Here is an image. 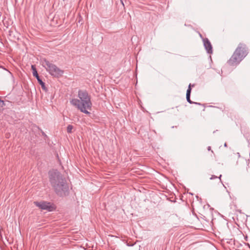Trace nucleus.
<instances>
[{
  "label": "nucleus",
  "mask_w": 250,
  "mask_h": 250,
  "mask_svg": "<svg viewBox=\"0 0 250 250\" xmlns=\"http://www.w3.org/2000/svg\"><path fill=\"white\" fill-rule=\"evenodd\" d=\"M5 105V103L3 101L0 99V106L3 107Z\"/></svg>",
  "instance_id": "9b49d317"
},
{
  "label": "nucleus",
  "mask_w": 250,
  "mask_h": 250,
  "mask_svg": "<svg viewBox=\"0 0 250 250\" xmlns=\"http://www.w3.org/2000/svg\"><path fill=\"white\" fill-rule=\"evenodd\" d=\"M8 71V72L9 73V74H10L11 75H12V73H11L10 71Z\"/></svg>",
  "instance_id": "dca6fc26"
},
{
  "label": "nucleus",
  "mask_w": 250,
  "mask_h": 250,
  "mask_svg": "<svg viewBox=\"0 0 250 250\" xmlns=\"http://www.w3.org/2000/svg\"><path fill=\"white\" fill-rule=\"evenodd\" d=\"M203 42L204 47L208 54L212 53V47L209 41L207 39H203Z\"/></svg>",
  "instance_id": "423d86ee"
},
{
  "label": "nucleus",
  "mask_w": 250,
  "mask_h": 250,
  "mask_svg": "<svg viewBox=\"0 0 250 250\" xmlns=\"http://www.w3.org/2000/svg\"><path fill=\"white\" fill-rule=\"evenodd\" d=\"M37 80H38V83L42 86V88L44 90H46L45 83L44 82H43V81L40 78L38 79Z\"/></svg>",
  "instance_id": "1a4fd4ad"
},
{
  "label": "nucleus",
  "mask_w": 250,
  "mask_h": 250,
  "mask_svg": "<svg viewBox=\"0 0 250 250\" xmlns=\"http://www.w3.org/2000/svg\"><path fill=\"white\" fill-rule=\"evenodd\" d=\"M42 66L45 67L46 71L48 72L51 75L54 77H59L63 73V71L58 67L55 64L50 62L46 60L42 62Z\"/></svg>",
  "instance_id": "20e7f679"
},
{
  "label": "nucleus",
  "mask_w": 250,
  "mask_h": 250,
  "mask_svg": "<svg viewBox=\"0 0 250 250\" xmlns=\"http://www.w3.org/2000/svg\"><path fill=\"white\" fill-rule=\"evenodd\" d=\"M224 146H226V147L227 146V144L226 143H225Z\"/></svg>",
  "instance_id": "f3484780"
},
{
  "label": "nucleus",
  "mask_w": 250,
  "mask_h": 250,
  "mask_svg": "<svg viewBox=\"0 0 250 250\" xmlns=\"http://www.w3.org/2000/svg\"><path fill=\"white\" fill-rule=\"evenodd\" d=\"M49 174L50 184L56 193L61 197L67 195L68 186L62 175L57 170L50 171Z\"/></svg>",
  "instance_id": "f257e3e1"
},
{
  "label": "nucleus",
  "mask_w": 250,
  "mask_h": 250,
  "mask_svg": "<svg viewBox=\"0 0 250 250\" xmlns=\"http://www.w3.org/2000/svg\"><path fill=\"white\" fill-rule=\"evenodd\" d=\"M35 205L42 209L47 210L49 211L53 210L54 207L50 203L46 202H35Z\"/></svg>",
  "instance_id": "39448f33"
},
{
  "label": "nucleus",
  "mask_w": 250,
  "mask_h": 250,
  "mask_svg": "<svg viewBox=\"0 0 250 250\" xmlns=\"http://www.w3.org/2000/svg\"><path fill=\"white\" fill-rule=\"evenodd\" d=\"M121 2L123 4V5H124V3H123V1L122 0H121Z\"/></svg>",
  "instance_id": "6ab92c4d"
},
{
  "label": "nucleus",
  "mask_w": 250,
  "mask_h": 250,
  "mask_svg": "<svg viewBox=\"0 0 250 250\" xmlns=\"http://www.w3.org/2000/svg\"><path fill=\"white\" fill-rule=\"evenodd\" d=\"M2 68H3L4 69L6 70V71H8L6 69L4 68L3 67H2Z\"/></svg>",
  "instance_id": "a211bd4d"
},
{
  "label": "nucleus",
  "mask_w": 250,
  "mask_h": 250,
  "mask_svg": "<svg viewBox=\"0 0 250 250\" xmlns=\"http://www.w3.org/2000/svg\"><path fill=\"white\" fill-rule=\"evenodd\" d=\"M217 177L216 176H214V175H212L211 176V177L210 178V179L212 180V179H215V178H217Z\"/></svg>",
  "instance_id": "f8f14e48"
},
{
  "label": "nucleus",
  "mask_w": 250,
  "mask_h": 250,
  "mask_svg": "<svg viewBox=\"0 0 250 250\" xmlns=\"http://www.w3.org/2000/svg\"><path fill=\"white\" fill-rule=\"evenodd\" d=\"M210 149H211L210 146H208V150H210Z\"/></svg>",
  "instance_id": "ddd939ff"
},
{
  "label": "nucleus",
  "mask_w": 250,
  "mask_h": 250,
  "mask_svg": "<svg viewBox=\"0 0 250 250\" xmlns=\"http://www.w3.org/2000/svg\"><path fill=\"white\" fill-rule=\"evenodd\" d=\"M191 91V84H189V85H188V88L187 90V93H186V99H187V101L189 104H199V103L193 102L192 101H191V100L190 99Z\"/></svg>",
  "instance_id": "0eeeda50"
},
{
  "label": "nucleus",
  "mask_w": 250,
  "mask_h": 250,
  "mask_svg": "<svg viewBox=\"0 0 250 250\" xmlns=\"http://www.w3.org/2000/svg\"><path fill=\"white\" fill-rule=\"evenodd\" d=\"M31 69H32V73H33V75L36 77V78L38 80V79H40V77L38 74V72H37V69L36 68V67L35 65H31Z\"/></svg>",
  "instance_id": "6e6552de"
},
{
  "label": "nucleus",
  "mask_w": 250,
  "mask_h": 250,
  "mask_svg": "<svg viewBox=\"0 0 250 250\" xmlns=\"http://www.w3.org/2000/svg\"><path fill=\"white\" fill-rule=\"evenodd\" d=\"M221 176H222V175H220V176L219 177V179H220V181H221Z\"/></svg>",
  "instance_id": "4468645a"
},
{
  "label": "nucleus",
  "mask_w": 250,
  "mask_h": 250,
  "mask_svg": "<svg viewBox=\"0 0 250 250\" xmlns=\"http://www.w3.org/2000/svg\"><path fill=\"white\" fill-rule=\"evenodd\" d=\"M73 128V126L72 125H68L67 127V131L68 133H71L72 130Z\"/></svg>",
  "instance_id": "9d476101"
},
{
  "label": "nucleus",
  "mask_w": 250,
  "mask_h": 250,
  "mask_svg": "<svg viewBox=\"0 0 250 250\" xmlns=\"http://www.w3.org/2000/svg\"><path fill=\"white\" fill-rule=\"evenodd\" d=\"M248 54L245 44L240 43L229 59V62L231 65L238 64Z\"/></svg>",
  "instance_id": "7ed1b4c3"
},
{
  "label": "nucleus",
  "mask_w": 250,
  "mask_h": 250,
  "mask_svg": "<svg viewBox=\"0 0 250 250\" xmlns=\"http://www.w3.org/2000/svg\"><path fill=\"white\" fill-rule=\"evenodd\" d=\"M78 97L79 99H74L71 101V104L75 106L82 112L86 114H90L88 111L92 107L90 96L86 91L79 90L78 92Z\"/></svg>",
  "instance_id": "f03ea898"
},
{
  "label": "nucleus",
  "mask_w": 250,
  "mask_h": 250,
  "mask_svg": "<svg viewBox=\"0 0 250 250\" xmlns=\"http://www.w3.org/2000/svg\"><path fill=\"white\" fill-rule=\"evenodd\" d=\"M134 244H131V245H129V244H128L127 245L129 246H133Z\"/></svg>",
  "instance_id": "2eb2a0df"
}]
</instances>
